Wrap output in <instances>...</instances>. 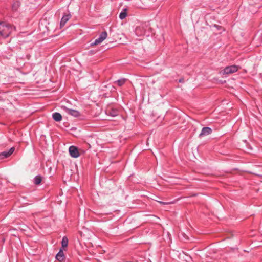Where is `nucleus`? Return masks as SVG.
<instances>
[{
	"instance_id": "1",
	"label": "nucleus",
	"mask_w": 262,
	"mask_h": 262,
	"mask_svg": "<svg viewBox=\"0 0 262 262\" xmlns=\"http://www.w3.org/2000/svg\"><path fill=\"white\" fill-rule=\"evenodd\" d=\"M15 30V27L11 25L5 23H0V35L4 38L8 37Z\"/></svg>"
},
{
	"instance_id": "2",
	"label": "nucleus",
	"mask_w": 262,
	"mask_h": 262,
	"mask_svg": "<svg viewBox=\"0 0 262 262\" xmlns=\"http://www.w3.org/2000/svg\"><path fill=\"white\" fill-rule=\"evenodd\" d=\"M238 70V67L235 65L226 67L223 70L220 72V73L224 74H230L237 72Z\"/></svg>"
},
{
	"instance_id": "3",
	"label": "nucleus",
	"mask_w": 262,
	"mask_h": 262,
	"mask_svg": "<svg viewBox=\"0 0 262 262\" xmlns=\"http://www.w3.org/2000/svg\"><path fill=\"white\" fill-rule=\"evenodd\" d=\"M107 34L106 31L103 32L99 36V37L96 39L94 42L91 43V46H95L100 44L104 39L107 37Z\"/></svg>"
},
{
	"instance_id": "4",
	"label": "nucleus",
	"mask_w": 262,
	"mask_h": 262,
	"mask_svg": "<svg viewBox=\"0 0 262 262\" xmlns=\"http://www.w3.org/2000/svg\"><path fill=\"white\" fill-rule=\"evenodd\" d=\"M69 151L72 157L78 158L79 156L78 149L74 146H71L69 148Z\"/></svg>"
},
{
	"instance_id": "5",
	"label": "nucleus",
	"mask_w": 262,
	"mask_h": 262,
	"mask_svg": "<svg viewBox=\"0 0 262 262\" xmlns=\"http://www.w3.org/2000/svg\"><path fill=\"white\" fill-rule=\"evenodd\" d=\"M14 147H11L8 151H4L0 153V160L7 158L11 156L14 151Z\"/></svg>"
},
{
	"instance_id": "6",
	"label": "nucleus",
	"mask_w": 262,
	"mask_h": 262,
	"mask_svg": "<svg viewBox=\"0 0 262 262\" xmlns=\"http://www.w3.org/2000/svg\"><path fill=\"white\" fill-rule=\"evenodd\" d=\"M212 132V129L208 127H203L199 135V137H203L210 134Z\"/></svg>"
},
{
	"instance_id": "7",
	"label": "nucleus",
	"mask_w": 262,
	"mask_h": 262,
	"mask_svg": "<svg viewBox=\"0 0 262 262\" xmlns=\"http://www.w3.org/2000/svg\"><path fill=\"white\" fill-rule=\"evenodd\" d=\"M135 32L137 36H141L145 35V30L143 26H139L136 27Z\"/></svg>"
},
{
	"instance_id": "8",
	"label": "nucleus",
	"mask_w": 262,
	"mask_h": 262,
	"mask_svg": "<svg viewBox=\"0 0 262 262\" xmlns=\"http://www.w3.org/2000/svg\"><path fill=\"white\" fill-rule=\"evenodd\" d=\"M71 18V15L70 14H64L61 20L60 26V28H62L66 24V23Z\"/></svg>"
},
{
	"instance_id": "9",
	"label": "nucleus",
	"mask_w": 262,
	"mask_h": 262,
	"mask_svg": "<svg viewBox=\"0 0 262 262\" xmlns=\"http://www.w3.org/2000/svg\"><path fill=\"white\" fill-rule=\"evenodd\" d=\"M56 258L60 262H62L65 259L64 252L62 249H60L58 253L56 254Z\"/></svg>"
},
{
	"instance_id": "10",
	"label": "nucleus",
	"mask_w": 262,
	"mask_h": 262,
	"mask_svg": "<svg viewBox=\"0 0 262 262\" xmlns=\"http://www.w3.org/2000/svg\"><path fill=\"white\" fill-rule=\"evenodd\" d=\"M66 111L68 114L74 117H78L79 115V112L78 111L66 108Z\"/></svg>"
},
{
	"instance_id": "11",
	"label": "nucleus",
	"mask_w": 262,
	"mask_h": 262,
	"mask_svg": "<svg viewBox=\"0 0 262 262\" xmlns=\"http://www.w3.org/2000/svg\"><path fill=\"white\" fill-rule=\"evenodd\" d=\"M53 118L56 121L59 122L62 120V116L59 113H54L52 115Z\"/></svg>"
},
{
	"instance_id": "12",
	"label": "nucleus",
	"mask_w": 262,
	"mask_h": 262,
	"mask_svg": "<svg viewBox=\"0 0 262 262\" xmlns=\"http://www.w3.org/2000/svg\"><path fill=\"white\" fill-rule=\"evenodd\" d=\"M106 114L111 116L115 117L118 115V112L116 110H107Z\"/></svg>"
},
{
	"instance_id": "13",
	"label": "nucleus",
	"mask_w": 262,
	"mask_h": 262,
	"mask_svg": "<svg viewBox=\"0 0 262 262\" xmlns=\"http://www.w3.org/2000/svg\"><path fill=\"white\" fill-rule=\"evenodd\" d=\"M42 181V177L40 175L36 176L34 179V183L36 185L40 184Z\"/></svg>"
},
{
	"instance_id": "14",
	"label": "nucleus",
	"mask_w": 262,
	"mask_h": 262,
	"mask_svg": "<svg viewBox=\"0 0 262 262\" xmlns=\"http://www.w3.org/2000/svg\"><path fill=\"white\" fill-rule=\"evenodd\" d=\"M126 10H127V9L126 8H124L121 12V13L119 14L120 19H123L124 18H125L126 17V16H127Z\"/></svg>"
},
{
	"instance_id": "15",
	"label": "nucleus",
	"mask_w": 262,
	"mask_h": 262,
	"mask_svg": "<svg viewBox=\"0 0 262 262\" xmlns=\"http://www.w3.org/2000/svg\"><path fill=\"white\" fill-rule=\"evenodd\" d=\"M126 80V79L124 78L120 79L115 81L114 83H116L118 86H121L124 84Z\"/></svg>"
},
{
	"instance_id": "16",
	"label": "nucleus",
	"mask_w": 262,
	"mask_h": 262,
	"mask_svg": "<svg viewBox=\"0 0 262 262\" xmlns=\"http://www.w3.org/2000/svg\"><path fill=\"white\" fill-rule=\"evenodd\" d=\"M68 244V239L66 236L63 237L61 241V244L63 248L67 247Z\"/></svg>"
},
{
	"instance_id": "17",
	"label": "nucleus",
	"mask_w": 262,
	"mask_h": 262,
	"mask_svg": "<svg viewBox=\"0 0 262 262\" xmlns=\"http://www.w3.org/2000/svg\"><path fill=\"white\" fill-rule=\"evenodd\" d=\"M19 6V3L18 2H16L13 4V5L12 6V9L14 10H16Z\"/></svg>"
},
{
	"instance_id": "18",
	"label": "nucleus",
	"mask_w": 262,
	"mask_h": 262,
	"mask_svg": "<svg viewBox=\"0 0 262 262\" xmlns=\"http://www.w3.org/2000/svg\"><path fill=\"white\" fill-rule=\"evenodd\" d=\"M159 203H160L161 204H162V205L170 204L172 203V202H162V201H159Z\"/></svg>"
},
{
	"instance_id": "19",
	"label": "nucleus",
	"mask_w": 262,
	"mask_h": 262,
	"mask_svg": "<svg viewBox=\"0 0 262 262\" xmlns=\"http://www.w3.org/2000/svg\"><path fill=\"white\" fill-rule=\"evenodd\" d=\"M215 27H216L217 28V29H220V28H221V26H216V25H215Z\"/></svg>"
}]
</instances>
